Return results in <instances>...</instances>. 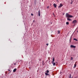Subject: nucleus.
<instances>
[{"instance_id":"nucleus-1","label":"nucleus","mask_w":78,"mask_h":78,"mask_svg":"<svg viewBox=\"0 0 78 78\" xmlns=\"http://www.w3.org/2000/svg\"><path fill=\"white\" fill-rule=\"evenodd\" d=\"M66 16L67 17H68L67 18V20H69V21H72V19H69V18H71L72 17H73V16L72 15H70L69 13H67L66 14Z\"/></svg>"},{"instance_id":"nucleus-2","label":"nucleus","mask_w":78,"mask_h":78,"mask_svg":"<svg viewBox=\"0 0 78 78\" xmlns=\"http://www.w3.org/2000/svg\"><path fill=\"white\" fill-rule=\"evenodd\" d=\"M77 23V21L76 20H73L72 22V23H74V24H75V23Z\"/></svg>"},{"instance_id":"nucleus-3","label":"nucleus","mask_w":78,"mask_h":78,"mask_svg":"<svg viewBox=\"0 0 78 78\" xmlns=\"http://www.w3.org/2000/svg\"><path fill=\"white\" fill-rule=\"evenodd\" d=\"M70 47L71 48H76V46L73 45H71Z\"/></svg>"},{"instance_id":"nucleus-4","label":"nucleus","mask_w":78,"mask_h":78,"mask_svg":"<svg viewBox=\"0 0 78 78\" xmlns=\"http://www.w3.org/2000/svg\"><path fill=\"white\" fill-rule=\"evenodd\" d=\"M62 6H63V5L62 4H60V5L58 6V8H61Z\"/></svg>"},{"instance_id":"nucleus-5","label":"nucleus","mask_w":78,"mask_h":78,"mask_svg":"<svg viewBox=\"0 0 78 78\" xmlns=\"http://www.w3.org/2000/svg\"><path fill=\"white\" fill-rule=\"evenodd\" d=\"M38 14L39 16H41V12H40V10L38 11Z\"/></svg>"},{"instance_id":"nucleus-6","label":"nucleus","mask_w":78,"mask_h":78,"mask_svg":"<svg viewBox=\"0 0 78 78\" xmlns=\"http://www.w3.org/2000/svg\"><path fill=\"white\" fill-rule=\"evenodd\" d=\"M16 70H17V69L16 68H15V69H14L13 70V72H16Z\"/></svg>"},{"instance_id":"nucleus-7","label":"nucleus","mask_w":78,"mask_h":78,"mask_svg":"<svg viewBox=\"0 0 78 78\" xmlns=\"http://www.w3.org/2000/svg\"><path fill=\"white\" fill-rule=\"evenodd\" d=\"M55 8H56V4L55 3H54L53 4Z\"/></svg>"},{"instance_id":"nucleus-8","label":"nucleus","mask_w":78,"mask_h":78,"mask_svg":"<svg viewBox=\"0 0 78 78\" xmlns=\"http://www.w3.org/2000/svg\"><path fill=\"white\" fill-rule=\"evenodd\" d=\"M52 61H53L52 62V63H53L55 61V58H53Z\"/></svg>"},{"instance_id":"nucleus-9","label":"nucleus","mask_w":78,"mask_h":78,"mask_svg":"<svg viewBox=\"0 0 78 78\" xmlns=\"http://www.w3.org/2000/svg\"><path fill=\"white\" fill-rule=\"evenodd\" d=\"M45 75L46 76H48V75H49V74H48V73H45Z\"/></svg>"},{"instance_id":"nucleus-10","label":"nucleus","mask_w":78,"mask_h":78,"mask_svg":"<svg viewBox=\"0 0 78 78\" xmlns=\"http://www.w3.org/2000/svg\"><path fill=\"white\" fill-rule=\"evenodd\" d=\"M73 40L74 41H78V40L76 38H74Z\"/></svg>"},{"instance_id":"nucleus-11","label":"nucleus","mask_w":78,"mask_h":78,"mask_svg":"<svg viewBox=\"0 0 78 78\" xmlns=\"http://www.w3.org/2000/svg\"><path fill=\"white\" fill-rule=\"evenodd\" d=\"M69 78H72L71 75V74H70L69 76Z\"/></svg>"},{"instance_id":"nucleus-12","label":"nucleus","mask_w":78,"mask_h":78,"mask_svg":"<svg viewBox=\"0 0 78 78\" xmlns=\"http://www.w3.org/2000/svg\"><path fill=\"white\" fill-rule=\"evenodd\" d=\"M66 25H69V22H66Z\"/></svg>"},{"instance_id":"nucleus-13","label":"nucleus","mask_w":78,"mask_h":78,"mask_svg":"<svg viewBox=\"0 0 78 78\" xmlns=\"http://www.w3.org/2000/svg\"><path fill=\"white\" fill-rule=\"evenodd\" d=\"M58 34H60V31H59V30L58 31Z\"/></svg>"},{"instance_id":"nucleus-14","label":"nucleus","mask_w":78,"mask_h":78,"mask_svg":"<svg viewBox=\"0 0 78 78\" xmlns=\"http://www.w3.org/2000/svg\"><path fill=\"white\" fill-rule=\"evenodd\" d=\"M45 62L44 61H42V64H43V65H44V62Z\"/></svg>"},{"instance_id":"nucleus-15","label":"nucleus","mask_w":78,"mask_h":78,"mask_svg":"<svg viewBox=\"0 0 78 78\" xmlns=\"http://www.w3.org/2000/svg\"><path fill=\"white\" fill-rule=\"evenodd\" d=\"M55 64H56V63L53 62V66H55Z\"/></svg>"},{"instance_id":"nucleus-16","label":"nucleus","mask_w":78,"mask_h":78,"mask_svg":"<svg viewBox=\"0 0 78 78\" xmlns=\"http://www.w3.org/2000/svg\"><path fill=\"white\" fill-rule=\"evenodd\" d=\"M76 67V64H75L74 67Z\"/></svg>"},{"instance_id":"nucleus-17","label":"nucleus","mask_w":78,"mask_h":78,"mask_svg":"<svg viewBox=\"0 0 78 78\" xmlns=\"http://www.w3.org/2000/svg\"><path fill=\"white\" fill-rule=\"evenodd\" d=\"M71 60L72 61V60H73V57H71Z\"/></svg>"},{"instance_id":"nucleus-18","label":"nucleus","mask_w":78,"mask_h":78,"mask_svg":"<svg viewBox=\"0 0 78 78\" xmlns=\"http://www.w3.org/2000/svg\"><path fill=\"white\" fill-rule=\"evenodd\" d=\"M71 1V2L70 3L71 4H72L73 3V1L72 0Z\"/></svg>"},{"instance_id":"nucleus-19","label":"nucleus","mask_w":78,"mask_h":78,"mask_svg":"<svg viewBox=\"0 0 78 78\" xmlns=\"http://www.w3.org/2000/svg\"><path fill=\"white\" fill-rule=\"evenodd\" d=\"M47 73H49V71L48 70H47Z\"/></svg>"},{"instance_id":"nucleus-20","label":"nucleus","mask_w":78,"mask_h":78,"mask_svg":"<svg viewBox=\"0 0 78 78\" xmlns=\"http://www.w3.org/2000/svg\"><path fill=\"white\" fill-rule=\"evenodd\" d=\"M49 6H48L47 7V8H48H48H49Z\"/></svg>"},{"instance_id":"nucleus-21","label":"nucleus","mask_w":78,"mask_h":78,"mask_svg":"<svg viewBox=\"0 0 78 78\" xmlns=\"http://www.w3.org/2000/svg\"><path fill=\"white\" fill-rule=\"evenodd\" d=\"M33 22H34H34H35V20H34L33 21Z\"/></svg>"},{"instance_id":"nucleus-22","label":"nucleus","mask_w":78,"mask_h":78,"mask_svg":"<svg viewBox=\"0 0 78 78\" xmlns=\"http://www.w3.org/2000/svg\"><path fill=\"white\" fill-rule=\"evenodd\" d=\"M46 45L47 46H48V44L47 43L46 44Z\"/></svg>"},{"instance_id":"nucleus-23","label":"nucleus","mask_w":78,"mask_h":78,"mask_svg":"<svg viewBox=\"0 0 78 78\" xmlns=\"http://www.w3.org/2000/svg\"><path fill=\"white\" fill-rule=\"evenodd\" d=\"M31 16H33V14L31 13Z\"/></svg>"},{"instance_id":"nucleus-24","label":"nucleus","mask_w":78,"mask_h":78,"mask_svg":"<svg viewBox=\"0 0 78 78\" xmlns=\"http://www.w3.org/2000/svg\"><path fill=\"white\" fill-rule=\"evenodd\" d=\"M69 42H71V40H70V39L69 40Z\"/></svg>"},{"instance_id":"nucleus-25","label":"nucleus","mask_w":78,"mask_h":78,"mask_svg":"<svg viewBox=\"0 0 78 78\" xmlns=\"http://www.w3.org/2000/svg\"><path fill=\"white\" fill-rule=\"evenodd\" d=\"M8 70H9V71H10V70H9V69Z\"/></svg>"},{"instance_id":"nucleus-26","label":"nucleus","mask_w":78,"mask_h":78,"mask_svg":"<svg viewBox=\"0 0 78 78\" xmlns=\"http://www.w3.org/2000/svg\"><path fill=\"white\" fill-rule=\"evenodd\" d=\"M15 64V65H16V64Z\"/></svg>"}]
</instances>
